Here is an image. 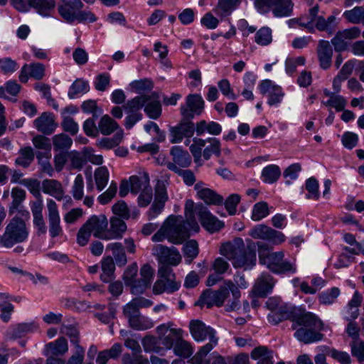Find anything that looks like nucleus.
<instances>
[{
	"label": "nucleus",
	"mask_w": 364,
	"mask_h": 364,
	"mask_svg": "<svg viewBox=\"0 0 364 364\" xmlns=\"http://www.w3.org/2000/svg\"><path fill=\"white\" fill-rule=\"evenodd\" d=\"M156 93L140 95L127 101L122 107H114L110 113L116 119L123 117V111L126 114L124 126L127 129H131L138 122L142 119L143 114L140 112L144 107V112L151 119H158L162 112L161 105L157 100Z\"/></svg>",
	"instance_id": "nucleus-1"
},
{
	"label": "nucleus",
	"mask_w": 364,
	"mask_h": 364,
	"mask_svg": "<svg viewBox=\"0 0 364 364\" xmlns=\"http://www.w3.org/2000/svg\"><path fill=\"white\" fill-rule=\"evenodd\" d=\"M220 253L230 260L235 268L250 269L256 264V246L249 240L245 245L240 237L222 244Z\"/></svg>",
	"instance_id": "nucleus-2"
},
{
	"label": "nucleus",
	"mask_w": 364,
	"mask_h": 364,
	"mask_svg": "<svg viewBox=\"0 0 364 364\" xmlns=\"http://www.w3.org/2000/svg\"><path fill=\"white\" fill-rule=\"evenodd\" d=\"M292 328L296 330L294 336L304 343L316 342L323 337L320 333L323 328L322 321L316 314L303 309L296 310Z\"/></svg>",
	"instance_id": "nucleus-3"
},
{
	"label": "nucleus",
	"mask_w": 364,
	"mask_h": 364,
	"mask_svg": "<svg viewBox=\"0 0 364 364\" xmlns=\"http://www.w3.org/2000/svg\"><path fill=\"white\" fill-rule=\"evenodd\" d=\"M257 247L259 263L265 265L272 272L285 274L296 272L295 262L284 259V252H272L271 248L262 242H257Z\"/></svg>",
	"instance_id": "nucleus-4"
},
{
	"label": "nucleus",
	"mask_w": 364,
	"mask_h": 364,
	"mask_svg": "<svg viewBox=\"0 0 364 364\" xmlns=\"http://www.w3.org/2000/svg\"><path fill=\"white\" fill-rule=\"evenodd\" d=\"M182 216L171 215L164 225L152 236V241L162 242L166 238L173 244H182L190 237L189 229Z\"/></svg>",
	"instance_id": "nucleus-5"
},
{
	"label": "nucleus",
	"mask_w": 364,
	"mask_h": 364,
	"mask_svg": "<svg viewBox=\"0 0 364 364\" xmlns=\"http://www.w3.org/2000/svg\"><path fill=\"white\" fill-rule=\"evenodd\" d=\"M189 329L195 341H203L207 338L209 339V343L202 346L195 355V360H200L218 344V338L215 336L216 332L213 328L206 326L200 320H191Z\"/></svg>",
	"instance_id": "nucleus-6"
},
{
	"label": "nucleus",
	"mask_w": 364,
	"mask_h": 364,
	"mask_svg": "<svg viewBox=\"0 0 364 364\" xmlns=\"http://www.w3.org/2000/svg\"><path fill=\"white\" fill-rule=\"evenodd\" d=\"M28 237V230L25 221L21 218L14 217L0 235V247L11 248L16 244L25 242Z\"/></svg>",
	"instance_id": "nucleus-7"
},
{
	"label": "nucleus",
	"mask_w": 364,
	"mask_h": 364,
	"mask_svg": "<svg viewBox=\"0 0 364 364\" xmlns=\"http://www.w3.org/2000/svg\"><path fill=\"white\" fill-rule=\"evenodd\" d=\"M83 3L81 0H60L58 7L60 16L68 23H73L75 21L79 22L96 21L95 15L87 11H81Z\"/></svg>",
	"instance_id": "nucleus-8"
},
{
	"label": "nucleus",
	"mask_w": 364,
	"mask_h": 364,
	"mask_svg": "<svg viewBox=\"0 0 364 364\" xmlns=\"http://www.w3.org/2000/svg\"><path fill=\"white\" fill-rule=\"evenodd\" d=\"M123 314L127 319L129 326L133 329L144 331L154 326V322L151 319L142 316L139 309L132 301L124 306Z\"/></svg>",
	"instance_id": "nucleus-9"
},
{
	"label": "nucleus",
	"mask_w": 364,
	"mask_h": 364,
	"mask_svg": "<svg viewBox=\"0 0 364 364\" xmlns=\"http://www.w3.org/2000/svg\"><path fill=\"white\" fill-rule=\"evenodd\" d=\"M152 255L161 264L176 266L181 262V256L174 247H168L163 245H156L152 248Z\"/></svg>",
	"instance_id": "nucleus-10"
},
{
	"label": "nucleus",
	"mask_w": 364,
	"mask_h": 364,
	"mask_svg": "<svg viewBox=\"0 0 364 364\" xmlns=\"http://www.w3.org/2000/svg\"><path fill=\"white\" fill-rule=\"evenodd\" d=\"M193 119L181 116L180 122L170 129L172 144L180 143L183 138H191L194 134L195 124Z\"/></svg>",
	"instance_id": "nucleus-11"
},
{
	"label": "nucleus",
	"mask_w": 364,
	"mask_h": 364,
	"mask_svg": "<svg viewBox=\"0 0 364 364\" xmlns=\"http://www.w3.org/2000/svg\"><path fill=\"white\" fill-rule=\"evenodd\" d=\"M195 210L202 226L209 232H218L224 227V223L214 216L203 204L196 205Z\"/></svg>",
	"instance_id": "nucleus-12"
},
{
	"label": "nucleus",
	"mask_w": 364,
	"mask_h": 364,
	"mask_svg": "<svg viewBox=\"0 0 364 364\" xmlns=\"http://www.w3.org/2000/svg\"><path fill=\"white\" fill-rule=\"evenodd\" d=\"M173 323H163L156 328V332L161 344L166 349H171L176 341L182 336L183 330L181 328H172Z\"/></svg>",
	"instance_id": "nucleus-13"
},
{
	"label": "nucleus",
	"mask_w": 364,
	"mask_h": 364,
	"mask_svg": "<svg viewBox=\"0 0 364 364\" xmlns=\"http://www.w3.org/2000/svg\"><path fill=\"white\" fill-rule=\"evenodd\" d=\"M228 295L229 288L226 282L224 287H221L216 291L211 289L204 291L200 296L198 302L201 305H205L208 308H210L214 305L221 306Z\"/></svg>",
	"instance_id": "nucleus-14"
},
{
	"label": "nucleus",
	"mask_w": 364,
	"mask_h": 364,
	"mask_svg": "<svg viewBox=\"0 0 364 364\" xmlns=\"http://www.w3.org/2000/svg\"><path fill=\"white\" fill-rule=\"evenodd\" d=\"M204 108V101L198 94H190L186 97V103L180 108L181 116L193 119L200 115Z\"/></svg>",
	"instance_id": "nucleus-15"
},
{
	"label": "nucleus",
	"mask_w": 364,
	"mask_h": 364,
	"mask_svg": "<svg viewBox=\"0 0 364 364\" xmlns=\"http://www.w3.org/2000/svg\"><path fill=\"white\" fill-rule=\"evenodd\" d=\"M166 188L163 182L159 181L155 187V197L154 203L147 212L149 220L159 215L163 210L165 203L168 200Z\"/></svg>",
	"instance_id": "nucleus-16"
},
{
	"label": "nucleus",
	"mask_w": 364,
	"mask_h": 364,
	"mask_svg": "<svg viewBox=\"0 0 364 364\" xmlns=\"http://www.w3.org/2000/svg\"><path fill=\"white\" fill-rule=\"evenodd\" d=\"M48 220L49 232L51 237L59 236L63 232L60 226V218L56 203L53 199L47 200Z\"/></svg>",
	"instance_id": "nucleus-17"
},
{
	"label": "nucleus",
	"mask_w": 364,
	"mask_h": 364,
	"mask_svg": "<svg viewBox=\"0 0 364 364\" xmlns=\"http://www.w3.org/2000/svg\"><path fill=\"white\" fill-rule=\"evenodd\" d=\"M85 225L95 237L105 240L108 220L105 215H92L86 221Z\"/></svg>",
	"instance_id": "nucleus-18"
},
{
	"label": "nucleus",
	"mask_w": 364,
	"mask_h": 364,
	"mask_svg": "<svg viewBox=\"0 0 364 364\" xmlns=\"http://www.w3.org/2000/svg\"><path fill=\"white\" fill-rule=\"evenodd\" d=\"M276 279L269 273L263 272L257 279L254 287V294L259 297H265L267 295L272 292Z\"/></svg>",
	"instance_id": "nucleus-19"
},
{
	"label": "nucleus",
	"mask_w": 364,
	"mask_h": 364,
	"mask_svg": "<svg viewBox=\"0 0 364 364\" xmlns=\"http://www.w3.org/2000/svg\"><path fill=\"white\" fill-rule=\"evenodd\" d=\"M43 204L42 199L33 201L31 204V210L33 218V225L37 230V235H44L47 232V227L43 215Z\"/></svg>",
	"instance_id": "nucleus-20"
},
{
	"label": "nucleus",
	"mask_w": 364,
	"mask_h": 364,
	"mask_svg": "<svg viewBox=\"0 0 364 364\" xmlns=\"http://www.w3.org/2000/svg\"><path fill=\"white\" fill-rule=\"evenodd\" d=\"M45 75V66L40 63L25 64L21 70L19 80L21 82H26L28 77L41 80Z\"/></svg>",
	"instance_id": "nucleus-21"
},
{
	"label": "nucleus",
	"mask_w": 364,
	"mask_h": 364,
	"mask_svg": "<svg viewBox=\"0 0 364 364\" xmlns=\"http://www.w3.org/2000/svg\"><path fill=\"white\" fill-rule=\"evenodd\" d=\"M33 123L37 130L45 135L51 134L58 127L53 114L48 112H43Z\"/></svg>",
	"instance_id": "nucleus-22"
},
{
	"label": "nucleus",
	"mask_w": 364,
	"mask_h": 364,
	"mask_svg": "<svg viewBox=\"0 0 364 364\" xmlns=\"http://www.w3.org/2000/svg\"><path fill=\"white\" fill-rule=\"evenodd\" d=\"M153 268L148 264H144L140 269L141 278L138 279V284L133 287V294H142L150 287L154 275Z\"/></svg>",
	"instance_id": "nucleus-23"
},
{
	"label": "nucleus",
	"mask_w": 364,
	"mask_h": 364,
	"mask_svg": "<svg viewBox=\"0 0 364 364\" xmlns=\"http://www.w3.org/2000/svg\"><path fill=\"white\" fill-rule=\"evenodd\" d=\"M126 230L127 225L124 221L119 218L112 217L109 228H107L105 240L120 239Z\"/></svg>",
	"instance_id": "nucleus-24"
},
{
	"label": "nucleus",
	"mask_w": 364,
	"mask_h": 364,
	"mask_svg": "<svg viewBox=\"0 0 364 364\" xmlns=\"http://www.w3.org/2000/svg\"><path fill=\"white\" fill-rule=\"evenodd\" d=\"M297 309L282 304L274 312L268 315V321L274 324H277L284 320H291L294 322V316Z\"/></svg>",
	"instance_id": "nucleus-25"
},
{
	"label": "nucleus",
	"mask_w": 364,
	"mask_h": 364,
	"mask_svg": "<svg viewBox=\"0 0 364 364\" xmlns=\"http://www.w3.org/2000/svg\"><path fill=\"white\" fill-rule=\"evenodd\" d=\"M198 198L207 205H220L223 203V198L215 191L208 188H200V183L195 185Z\"/></svg>",
	"instance_id": "nucleus-26"
},
{
	"label": "nucleus",
	"mask_w": 364,
	"mask_h": 364,
	"mask_svg": "<svg viewBox=\"0 0 364 364\" xmlns=\"http://www.w3.org/2000/svg\"><path fill=\"white\" fill-rule=\"evenodd\" d=\"M317 54L320 66L324 70L328 69L331 65L333 55V50L328 41L324 40L319 41Z\"/></svg>",
	"instance_id": "nucleus-27"
},
{
	"label": "nucleus",
	"mask_w": 364,
	"mask_h": 364,
	"mask_svg": "<svg viewBox=\"0 0 364 364\" xmlns=\"http://www.w3.org/2000/svg\"><path fill=\"white\" fill-rule=\"evenodd\" d=\"M42 191L44 193L54 197L58 200L64 198V190L61 183L55 179H45L42 182Z\"/></svg>",
	"instance_id": "nucleus-28"
},
{
	"label": "nucleus",
	"mask_w": 364,
	"mask_h": 364,
	"mask_svg": "<svg viewBox=\"0 0 364 364\" xmlns=\"http://www.w3.org/2000/svg\"><path fill=\"white\" fill-rule=\"evenodd\" d=\"M38 328L35 323H22L11 326L6 332L8 339L15 340L25 334L36 330Z\"/></svg>",
	"instance_id": "nucleus-29"
},
{
	"label": "nucleus",
	"mask_w": 364,
	"mask_h": 364,
	"mask_svg": "<svg viewBox=\"0 0 364 364\" xmlns=\"http://www.w3.org/2000/svg\"><path fill=\"white\" fill-rule=\"evenodd\" d=\"M172 156L173 162L168 161L166 164H174L182 168H187L191 164V157L188 152L183 150L181 146H175L171 148L170 151Z\"/></svg>",
	"instance_id": "nucleus-30"
},
{
	"label": "nucleus",
	"mask_w": 364,
	"mask_h": 364,
	"mask_svg": "<svg viewBox=\"0 0 364 364\" xmlns=\"http://www.w3.org/2000/svg\"><path fill=\"white\" fill-rule=\"evenodd\" d=\"M68 350L67 340L60 337L54 342H50L45 346V355L48 357H55L65 354Z\"/></svg>",
	"instance_id": "nucleus-31"
},
{
	"label": "nucleus",
	"mask_w": 364,
	"mask_h": 364,
	"mask_svg": "<svg viewBox=\"0 0 364 364\" xmlns=\"http://www.w3.org/2000/svg\"><path fill=\"white\" fill-rule=\"evenodd\" d=\"M130 191L132 193L137 194L140 191H144L151 188L149 186V176L146 172L140 173L138 176H132L129 177Z\"/></svg>",
	"instance_id": "nucleus-32"
},
{
	"label": "nucleus",
	"mask_w": 364,
	"mask_h": 364,
	"mask_svg": "<svg viewBox=\"0 0 364 364\" xmlns=\"http://www.w3.org/2000/svg\"><path fill=\"white\" fill-rule=\"evenodd\" d=\"M29 5L43 16H49L55 7V0H28Z\"/></svg>",
	"instance_id": "nucleus-33"
},
{
	"label": "nucleus",
	"mask_w": 364,
	"mask_h": 364,
	"mask_svg": "<svg viewBox=\"0 0 364 364\" xmlns=\"http://www.w3.org/2000/svg\"><path fill=\"white\" fill-rule=\"evenodd\" d=\"M251 358L257 360V364H273V351L266 346L255 348L251 352Z\"/></svg>",
	"instance_id": "nucleus-34"
},
{
	"label": "nucleus",
	"mask_w": 364,
	"mask_h": 364,
	"mask_svg": "<svg viewBox=\"0 0 364 364\" xmlns=\"http://www.w3.org/2000/svg\"><path fill=\"white\" fill-rule=\"evenodd\" d=\"M35 153L31 146H23L18 151V156L15 159V164L23 168H28L33 163Z\"/></svg>",
	"instance_id": "nucleus-35"
},
{
	"label": "nucleus",
	"mask_w": 364,
	"mask_h": 364,
	"mask_svg": "<svg viewBox=\"0 0 364 364\" xmlns=\"http://www.w3.org/2000/svg\"><path fill=\"white\" fill-rule=\"evenodd\" d=\"M294 4L291 0H277L272 11L276 17H287L291 15Z\"/></svg>",
	"instance_id": "nucleus-36"
},
{
	"label": "nucleus",
	"mask_w": 364,
	"mask_h": 364,
	"mask_svg": "<svg viewBox=\"0 0 364 364\" xmlns=\"http://www.w3.org/2000/svg\"><path fill=\"white\" fill-rule=\"evenodd\" d=\"M52 141L54 151L60 152H67L73 144L72 139L64 133L53 136Z\"/></svg>",
	"instance_id": "nucleus-37"
},
{
	"label": "nucleus",
	"mask_w": 364,
	"mask_h": 364,
	"mask_svg": "<svg viewBox=\"0 0 364 364\" xmlns=\"http://www.w3.org/2000/svg\"><path fill=\"white\" fill-rule=\"evenodd\" d=\"M102 273L100 274V279L102 282L108 283L114 278L115 265L113 258L110 256L105 257L102 260Z\"/></svg>",
	"instance_id": "nucleus-38"
},
{
	"label": "nucleus",
	"mask_w": 364,
	"mask_h": 364,
	"mask_svg": "<svg viewBox=\"0 0 364 364\" xmlns=\"http://www.w3.org/2000/svg\"><path fill=\"white\" fill-rule=\"evenodd\" d=\"M119 128L118 123L107 114L102 116L98 123L99 131L103 135H109Z\"/></svg>",
	"instance_id": "nucleus-39"
},
{
	"label": "nucleus",
	"mask_w": 364,
	"mask_h": 364,
	"mask_svg": "<svg viewBox=\"0 0 364 364\" xmlns=\"http://www.w3.org/2000/svg\"><path fill=\"white\" fill-rule=\"evenodd\" d=\"M107 250H110L114 257L116 264L122 267L126 264L127 259L124 247L120 242L110 243L107 246Z\"/></svg>",
	"instance_id": "nucleus-40"
},
{
	"label": "nucleus",
	"mask_w": 364,
	"mask_h": 364,
	"mask_svg": "<svg viewBox=\"0 0 364 364\" xmlns=\"http://www.w3.org/2000/svg\"><path fill=\"white\" fill-rule=\"evenodd\" d=\"M343 16L350 23L364 24V5L355 6L350 10L344 11Z\"/></svg>",
	"instance_id": "nucleus-41"
},
{
	"label": "nucleus",
	"mask_w": 364,
	"mask_h": 364,
	"mask_svg": "<svg viewBox=\"0 0 364 364\" xmlns=\"http://www.w3.org/2000/svg\"><path fill=\"white\" fill-rule=\"evenodd\" d=\"M227 285L232 295V300L228 301L225 306V310L227 311H233L238 310L240 308V303L239 298L240 297V291L238 287L231 281L227 282Z\"/></svg>",
	"instance_id": "nucleus-42"
},
{
	"label": "nucleus",
	"mask_w": 364,
	"mask_h": 364,
	"mask_svg": "<svg viewBox=\"0 0 364 364\" xmlns=\"http://www.w3.org/2000/svg\"><path fill=\"white\" fill-rule=\"evenodd\" d=\"M180 284L176 282H170L169 283L160 279L155 282L153 287V292L155 294H161L164 291L172 293L178 290Z\"/></svg>",
	"instance_id": "nucleus-43"
},
{
	"label": "nucleus",
	"mask_w": 364,
	"mask_h": 364,
	"mask_svg": "<svg viewBox=\"0 0 364 364\" xmlns=\"http://www.w3.org/2000/svg\"><path fill=\"white\" fill-rule=\"evenodd\" d=\"M173 348L175 355L183 358H189L193 353L191 345L183 340L182 336L176 341Z\"/></svg>",
	"instance_id": "nucleus-44"
},
{
	"label": "nucleus",
	"mask_w": 364,
	"mask_h": 364,
	"mask_svg": "<svg viewBox=\"0 0 364 364\" xmlns=\"http://www.w3.org/2000/svg\"><path fill=\"white\" fill-rule=\"evenodd\" d=\"M281 176L279 167L274 164L269 165L264 167L262 171V178L263 181L267 183H273L276 182Z\"/></svg>",
	"instance_id": "nucleus-45"
},
{
	"label": "nucleus",
	"mask_w": 364,
	"mask_h": 364,
	"mask_svg": "<svg viewBox=\"0 0 364 364\" xmlns=\"http://www.w3.org/2000/svg\"><path fill=\"white\" fill-rule=\"evenodd\" d=\"M167 168L181 176L183 182L187 186H192L196 182V177L192 171L189 169H181L174 164H166Z\"/></svg>",
	"instance_id": "nucleus-46"
},
{
	"label": "nucleus",
	"mask_w": 364,
	"mask_h": 364,
	"mask_svg": "<svg viewBox=\"0 0 364 364\" xmlns=\"http://www.w3.org/2000/svg\"><path fill=\"white\" fill-rule=\"evenodd\" d=\"M89 90L90 85L87 81L77 79L70 86L68 95L69 98L74 99L76 96L85 94Z\"/></svg>",
	"instance_id": "nucleus-47"
},
{
	"label": "nucleus",
	"mask_w": 364,
	"mask_h": 364,
	"mask_svg": "<svg viewBox=\"0 0 364 364\" xmlns=\"http://www.w3.org/2000/svg\"><path fill=\"white\" fill-rule=\"evenodd\" d=\"M109 171L105 166L98 167L94 173L95 181L99 191H102L109 181Z\"/></svg>",
	"instance_id": "nucleus-48"
},
{
	"label": "nucleus",
	"mask_w": 364,
	"mask_h": 364,
	"mask_svg": "<svg viewBox=\"0 0 364 364\" xmlns=\"http://www.w3.org/2000/svg\"><path fill=\"white\" fill-rule=\"evenodd\" d=\"M269 214V206L267 202L260 201L253 205L251 219L253 221H259Z\"/></svg>",
	"instance_id": "nucleus-49"
},
{
	"label": "nucleus",
	"mask_w": 364,
	"mask_h": 364,
	"mask_svg": "<svg viewBox=\"0 0 364 364\" xmlns=\"http://www.w3.org/2000/svg\"><path fill=\"white\" fill-rule=\"evenodd\" d=\"M207 141L210 143V145L203 150V158L205 160H208L213 154L219 157L221 154L220 141L216 138H208Z\"/></svg>",
	"instance_id": "nucleus-50"
},
{
	"label": "nucleus",
	"mask_w": 364,
	"mask_h": 364,
	"mask_svg": "<svg viewBox=\"0 0 364 364\" xmlns=\"http://www.w3.org/2000/svg\"><path fill=\"white\" fill-rule=\"evenodd\" d=\"M183 250L186 262L191 264L199 253L198 244L195 240H188L183 245Z\"/></svg>",
	"instance_id": "nucleus-51"
},
{
	"label": "nucleus",
	"mask_w": 364,
	"mask_h": 364,
	"mask_svg": "<svg viewBox=\"0 0 364 364\" xmlns=\"http://www.w3.org/2000/svg\"><path fill=\"white\" fill-rule=\"evenodd\" d=\"M137 272L138 268L136 264H132L127 268L123 274V279L125 285L131 287L132 294L133 287L138 284V279H135Z\"/></svg>",
	"instance_id": "nucleus-52"
},
{
	"label": "nucleus",
	"mask_w": 364,
	"mask_h": 364,
	"mask_svg": "<svg viewBox=\"0 0 364 364\" xmlns=\"http://www.w3.org/2000/svg\"><path fill=\"white\" fill-rule=\"evenodd\" d=\"M122 139L123 132L122 130L120 129V131L117 132L112 138H103L101 140L98 141L97 143V146H99L100 148L110 149L119 144Z\"/></svg>",
	"instance_id": "nucleus-53"
},
{
	"label": "nucleus",
	"mask_w": 364,
	"mask_h": 364,
	"mask_svg": "<svg viewBox=\"0 0 364 364\" xmlns=\"http://www.w3.org/2000/svg\"><path fill=\"white\" fill-rule=\"evenodd\" d=\"M193 202L192 200H187L186 203V216L187 218L186 226L190 230L198 232L199 230V226L197 223L194 216L193 215Z\"/></svg>",
	"instance_id": "nucleus-54"
},
{
	"label": "nucleus",
	"mask_w": 364,
	"mask_h": 364,
	"mask_svg": "<svg viewBox=\"0 0 364 364\" xmlns=\"http://www.w3.org/2000/svg\"><path fill=\"white\" fill-rule=\"evenodd\" d=\"M340 289L338 287H333L329 290L321 293L318 295V301L321 304H332L340 295Z\"/></svg>",
	"instance_id": "nucleus-55"
},
{
	"label": "nucleus",
	"mask_w": 364,
	"mask_h": 364,
	"mask_svg": "<svg viewBox=\"0 0 364 364\" xmlns=\"http://www.w3.org/2000/svg\"><path fill=\"white\" fill-rule=\"evenodd\" d=\"M255 42L260 46H267L272 41V30L268 27L261 28L255 34Z\"/></svg>",
	"instance_id": "nucleus-56"
},
{
	"label": "nucleus",
	"mask_w": 364,
	"mask_h": 364,
	"mask_svg": "<svg viewBox=\"0 0 364 364\" xmlns=\"http://www.w3.org/2000/svg\"><path fill=\"white\" fill-rule=\"evenodd\" d=\"M272 231V228L268 227L265 225L260 224L252 228L250 232L249 235L255 239H261L264 240H267L269 237V233Z\"/></svg>",
	"instance_id": "nucleus-57"
},
{
	"label": "nucleus",
	"mask_w": 364,
	"mask_h": 364,
	"mask_svg": "<svg viewBox=\"0 0 364 364\" xmlns=\"http://www.w3.org/2000/svg\"><path fill=\"white\" fill-rule=\"evenodd\" d=\"M318 6L316 5L310 9L308 16L300 18L299 25L305 28H307L310 30H312L314 27L315 19L319 16H318Z\"/></svg>",
	"instance_id": "nucleus-58"
},
{
	"label": "nucleus",
	"mask_w": 364,
	"mask_h": 364,
	"mask_svg": "<svg viewBox=\"0 0 364 364\" xmlns=\"http://www.w3.org/2000/svg\"><path fill=\"white\" fill-rule=\"evenodd\" d=\"M306 189L308 191L309 194L306 196L309 199L318 200L319 198L318 191V182L314 178H309L306 181Z\"/></svg>",
	"instance_id": "nucleus-59"
},
{
	"label": "nucleus",
	"mask_w": 364,
	"mask_h": 364,
	"mask_svg": "<svg viewBox=\"0 0 364 364\" xmlns=\"http://www.w3.org/2000/svg\"><path fill=\"white\" fill-rule=\"evenodd\" d=\"M21 183L26 186L38 200L42 199L40 193V181L38 180L36 178H26L21 181Z\"/></svg>",
	"instance_id": "nucleus-60"
},
{
	"label": "nucleus",
	"mask_w": 364,
	"mask_h": 364,
	"mask_svg": "<svg viewBox=\"0 0 364 364\" xmlns=\"http://www.w3.org/2000/svg\"><path fill=\"white\" fill-rule=\"evenodd\" d=\"M61 332L70 338V342L75 346V348L81 347L79 344V331L75 327L63 325Z\"/></svg>",
	"instance_id": "nucleus-61"
},
{
	"label": "nucleus",
	"mask_w": 364,
	"mask_h": 364,
	"mask_svg": "<svg viewBox=\"0 0 364 364\" xmlns=\"http://www.w3.org/2000/svg\"><path fill=\"white\" fill-rule=\"evenodd\" d=\"M84 181L81 174H78L74 181L72 187L73 196L75 200H81L83 198Z\"/></svg>",
	"instance_id": "nucleus-62"
},
{
	"label": "nucleus",
	"mask_w": 364,
	"mask_h": 364,
	"mask_svg": "<svg viewBox=\"0 0 364 364\" xmlns=\"http://www.w3.org/2000/svg\"><path fill=\"white\" fill-rule=\"evenodd\" d=\"M117 190V183L112 181L108 189L98 197L100 203L105 205L108 203L115 196Z\"/></svg>",
	"instance_id": "nucleus-63"
},
{
	"label": "nucleus",
	"mask_w": 364,
	"mask_h": 364,
	"mask_svg": "<svg viewBox=\"0 0 364 364\" xmlns=\"http://www.w3.org/2000/svg\"><path fill=\"white\" fill-rule=\"evenodd\" d=\"M61 127L65 132H69L71 135H75L79 129L77 123L73 118L68 116L63 117Z\"/></svg>",
	"instance_id": "nucleus-64"
}]
</instances>
